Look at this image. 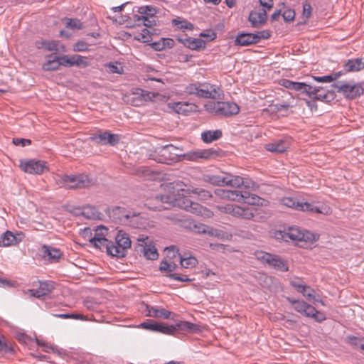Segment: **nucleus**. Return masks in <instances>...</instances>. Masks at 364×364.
<instances>
[{"label":"nucleus","instance_id":"f257e3e1","mask_svg":"<svg viewBox=\"0 0 364 364\" xmlns=\"http://www.w3.org/2000/svg\"><path fill=\"white\" fill-rule=\"evenodd\" d=\"M109 218L114 223L134 228L145 227V218L140 213L123 207L115 206L107 210Z\"/></svg>","mask_w":364,"mask_h":364},{"label":"nucleus","instance_id":"f03ea898","mask_svg":"<svg viewBox=\"0 0 364 364\" xmlns=\"http://www.w3.org/2000/svg\"><path fill=\"white\" fill-rule=\"evenodd\" d=\"M185 92L203 98H220L222 90L217 86L209 83H194L186 86Z\"/></svg>","mask_w":364,"mask_h":364},{"label":"nucleus","instance_id":"7ed1b4c3","mask_svg":"<svg viewBox=\"0 0 364 364\" xmlns=\"http://www.w3.org/2000/svg\"><path fill=\"white\" fill-rule=\"evenodd\" d=\"M177 186H181L177 183ZM176 191L174 207H178L194 214L202 213L203 207L199 203L193 202L188 197V195L190 196L192 193L191 189L179 187L176 189Z\"/></svg>","mask_w":364,"mask_h":364},{"label":"nucleus","instance_id":"20e7f679","mask_svg":"<svg viewBox=\"0 0 364 364\" xmlns=\"http://www.w3.org/2000/svg\"><path fill=\"white\" fill-rule=\"evenodd\" d=\"M182 155L181 149L173 144H167L156 149L153 159L159 163L171 164L178 161Z\"/></svg>","mask_w":364,"mask_h":364},{"label":"nucleus","instance_id":"39448f33","mask_svg":"<svg viewBox=\"0 0 364 364\" xmlns=\"http://www.w3.org/2000/svg\"><path fill=\"white\" fill-rule=\"evenodd\" d=\"M132 241L129 235L122 230H119L115 237V244L108 247V255L122 258L127 255V250L131 247Z\"/></svg>","mask_w":364,"mask_h":364},{"label":"nucleus","instance_id":"423d86ee","mask_svg":"<svg viewBox=\"0 0 364 364\" xmlns=\"http://www.w3.org/2000/svg\"><path fill=\"white\" fill-rule=\"evenodd\" d=\"M282 203L284 205L291 208L296 210L301 211H309L311 213H318L322 214H328L329 208L323 205H316L314 203H311L304 201H299L294 198L285 197L282 199Z\"/></svg>","mask_w":364,"mask_h":364},{"label":"nucleus","instance_id":"0eeeda50","mask_svg":"<svg viewBox=\"0 0 364 364\" xmlns=\"http://www.w3.org/2000/svg\"><path fill=\"white\" fill-rule=\"evenodd\" d=\"M61 181L68 189L85 188L95 184L94 180L85 174L65 175L61 178Z\"/></svg>","mask_w":364,"mask_h":364},{"label":"nucleus","instance_id":"6e6552de","mask_svg":"<svg viewBox=\"0 0 364 364\" xmlns=\"http://www.w3.org/2000/svg\"><path fill=\"white\" fill-rule=\"evenodd\" d=\"M310 233H306L301 231L299 228L289 227L284 230H276L274 232V237L277 240H282L284 242L290 241H306L309 240V235Z\"/></svg>","mask_w":364,"mask_h":364},{"label":"nucleus","instance_id":"1a4fd4ad","mask_svg":"<svg viewBox=\"0 0 364 364\" xmlns=\"http://www.w3.org/2000/svg\"><path fill=\"white\" fill-rule=\"evenodd\" d=\"M207 110L218 115L231 116L239 113V106L232 102H210L205 105Z\"/></svg>","mask_w":364,"mask_h":364},{"label":"nucleus","instance_id":"9d476101","mask_svg":"<svg viewBox=\"0 0 364 364\" xmlns=\"http://www.w3.org/2000/svg\"><path fill=\"white\" fill-rule=\"evenodd\" d=\"M339 93L348 100H354L360 97L364 92V88L361 83L350 85L345 82H337L331 85Z\"/></svg>","mask_w":364,"mask_h":364},{"label":"nucleus","instance_id":"9b49d317","mask_svg":"<svg viewBox=\"0 0 364 364\" xmlns=\"http://www.w3.org/2000/svg\"><path fill=\"white\" fill-rule=\"evenodd\" d=\"M134 250L138 255H143L148 259L155 260L159 257L157 250L153 245L152 240L147 236L140 237L137 239Z\"/></svg>","mask_w":364,"mask_h":364},{"label":"nucleus","instance_id":"f8f14e48","mask_svg":"<svg viewBox=\"0 0 364 364\" xmlns=\"http://www.w3.org/2000/svg\"><path fill=\"white\" fill-rule=\"evenodd\" d=\"M139 326L146 330L153 332H159L166 335H173L176 332V327L159 323L151 319H148L141 323Z\"/></svg>","mask_w":364,"mask_h":364},{"label":"nucleus","instance_id":"ddd939ff","mask_svg":"<svg viewBox=\"0 0 364 364\" xmlns=\"http://www.w3.org/2000/svg\"><path fill=\"white\" fill-rule=\"evenodd\" d=\"M46 163L43 161L34 159L21 161L20 166L26 173L30 174H41L47 170Z\"/></svg>","mask_w":364,"mask_h":364},{"label":"nucleus","instance_id":"4468645a","mask_svg":"<svg viewBox=\"0 0 364 364\" xmlns=\"http://www.w3.org/2000/svg\"><path fill=\"white\" fill-rule=\"evenodd\" d=\"M90 139L97 144H109L111 146L116 145L119 141L117 134H112L107 131L100 132L98 134H92Z\"/></svg>","mask_w":364,"mask_h":364},{"label":"nucleus","instance_id":"2eb2a0df","mask_svg":"<svg viewBox=\"0 0 364 364\" xmlns=\"http://www.w3.org/2000/svg\"><path fill=\"white\" fill-rule=\"evenodd\" d=\"M38 287L36 289H28L25 291L26 294L28 293L30 297L41 298L54 289V284L51 282H41L38 281Z\"/></svg>","mask_w":364,"mask_h":364},{"label":"nucleus","instance_id":"dca6fc26","mask_svg":"<svg viewBox=\"0 0 364 364\" xmlns=\"http://www.w3.org/2000/svg\"><path fill=\"white\" fill-rule=\"evenodd\" d=\"M219 151L213 149H199L189 152L186 154V158L191 161H196L198 159H215L219 156Z\"/></svg>","mask_w":364,"mask_h":364},{"label":"nucleus","instance_id":"f3484780","mask_svg":"<svg viewBox=\"0 0 364 364\" xmlns=\"http://www.w3.org/2000/svg\"><path fill=\"white\" fill-rule=\"evenodd\" d=\"M226 213L237 218L246 220H251L254 218L255 214L249 208H241L237 205H228L225 207Z\"/></svg>","mask_w":364,"mask_h":364},{"label":"nucleus","instance_id":"a211bd4d","mask_svg":"<svg viewBox=\"0 0 364 364\" xmlns=\"http://www.w3.org/2000/svg\"><path fill=\"white\" fill-rule=\"evenodd\" d=\"M287 301L292 305L295 311L308 317L312 316L311 311L313 310V306L309 304L303 300H296L293 298L288 297Z\"/></svg>","mask_w":364,"mask_h":364},{"label":"nucleus","instance_id":"6ab92c4d","mask_svg":"<svg viewBox=\"0 0 364 364\" xmlns=\"http://www.w3.org/2000/svg\"><path fill=\"white\" fill-rule=\"evenodd\" d=\"M146 316L154 318H172V312L158 306L146 305Z\"/></svg>","mask_w":364,"mask_h":364},{"label":"nucleus","instance_id":"aec40b11","mask_svg":"<svg viewBox=\"0 0 364 364\" xmlns=\"http://www.w3.org/2000/svg\"><path fill=\"white\" fill-rule=\"evenodd\" d=\"M235 43V45L247 46L258 43V37L254 33H242L237 36Z\"/></svg>","mask_w":364,"mask_h":364},{"label":"nucleus","instance_id":"412c9836","mask_svg":"<svg viewBox=\"0 0 364 364\" xmlns=\"http://www.w3.org/2000/svg\"><path fill=\"white\" fill-rule=\"evenodd\" d=\"M267 11L264 9L261 12L252 11L249 15L248 20L252 27H259L267 21Z\"/></svg>","mask_w":364,"mask_h":364},{"label":"nucleus","instance_id":"4be33fe9","mask_svg":"<svg viewBox=\"0 0 364 364\" xmlns=\"http://www.w3.org/2000/svg\"><path fill=\"white\" fill-rule=\"evenodd\" d=\"M289 144L285 139H279L265 145V149L273 153H283L289 148Z\"/></svg>","mask_w":364,"mask_h":364},{"label":"nucleus","instance_id":"5701e85b","mask_svg":"<svg viewBox=\"0 0 364 364\" xmlns=\"http://www.w3.org/2000/svg\"><path fill=\"white\" fill-rule=\"evenodd\" d=\"M172 326L176 327V331L179 330L192 333L201 331V328L198 324L193 323L186 321H181L177 322L175 325Z\"/></svg>","mask_w":364,"mask_h":364},{"label":"nucleus","instance_id":"b1692460","mask_svg":"<svg viewBox=\"0 0 364 364\" xmlns=\"http://www.w3.org/2000/svg\"><path fill=\"white\" fill-rule=\"evenodd\" d=\"M343 67L348 73L362 70L364 69V58L349 59Z\"/></svg>","mask_w":364,"mask_h":364},{"label":"nucleus","instance_id":"393cba45","mask_svg":"<svg viewBox=\"0 0 364 364\" xmlns=\"http://www.w3.org/2000/svg\"><path fill=\"white\" fill-rule=\"evenodd\" d=\"M267 264L276 270L282 272H287L289 269L287 262L281 257L276 255H271Z\"/></svg>","mask_w":364,"mask_h":364},{"label":"nucleus","instance_id":"a878e982","mask_svg":"<svg viewBox=\"0 0 364 364\" xmlns=\"http://www.w3.org/2000/svg\"><path fill=\"white\" fill-rule=\"evenodd\" d=\"M205 181L212 185L224 186L226 184L227 173L221 174H208L205 176Z\"/></svg>","mask_w":364,"mask_h":364},{"label":"nucleus","instance_id":"bb28decb","mask_svg":"<svg viewBox=\"0 0 364 364\" xmlns=\"http://www.w3.org/2000/svg\"><path fill=\"white\" fill-rule=\"evenodd\" d=\"M42 253L44 258H48L51 262L57 261L61 256L60 250L48 245L42 247Z\"/></svg>","mask_w":364,"mask_h":364},{"label":"nucleus","instance_id":"cd10ccee","mask_svg":"<svg viewBox=\"0 0 364 364\" xmlns=\"http://www.w3.org/2000/svg\"><path fill=\"white\" fill-rule=\"evenodd\" d=\"M176 195V193H175V191L171 194L157 195L156 196V200L164 204V209H169L171 207H174Z\"/></svg>","mask_w":364,"mask_h":364},{"label":"nucleus","instance_id":"c85d7f7f","mask_svg":"<svg viewBox=\"0 0 364 364\" xmlns=\"http://www.w3.org/2000/svg\"><path fill=\"white\" fill-rule=\"evenodd\" d=\"M20 240L11 232L6 231L0 237V247H9L18 244Z\"/></svg>","mask_w":364,"mask_h":364},{"label":"nucleus","instance_id":"c756f323","mask_svg":"<svg viewBox=\"0 0 364 364\" xmlns=\"http://www.w3.org/2000/svg\"><path fill=\"white\" fill-rule=\"evenodd\" d=\"M222 136L223 133L220 129L208 130L201 134V139L205 143H211L220 139Z\"/></svg>","mask_w":364,"mask_h":364},{"label":"nucleus","instance_id":"7c9ffc66","mask_svg":"<svg viewBox=\"0 0 364 364\" xmlns=\"http://www.w3.org/2000/svg\"><path fill=\"white\" fill-rule=\"evenodd\" d=\"M81 214L87 219H101L102 214L95 207L87 205L82 208Z\"/></svg>","mask_w":364,"mask_h":364},{"label":"nucleus","instance_id":"2f4dec72","mask_svg":"<svg viewBox=\"0 0 364 364\" xmlns=\"http://www.w3.org/2000/svg\"><path fill=\"white\" fill-rule=\"evenodd\" d=\"M226 184L227 186H231L232 188H240L242 186V184H245V178L240 177L239 176L232 175L229 173H227Z\"/></svg>","mask_w":364,"mask_h":364},{"label":"nucleus","instance_id":"473e14b6","mask_svg":"<svg viewBox=\"0 0 364 364\" xmlns=\"http://www.w3.org/2000/svg\"><path fill=\"white\" fill-rule=\"evenodd\" d=\"M90 242L96 248L101 249L105 247L106 249V252L108 254V247L112 245V242L109 241L106 237H92L90 239Z\"/></svg>","mask_w":364,"mask_h":364},{"label":"nucleus","instance_id":"72a5a7b5","mask_svg":"<svg viewBox=\"0 0 364 364\" xmlns=\"http://www.w3.org/2000/svg\"><path fill=\"white\" fill-rule=\"evenodd\" d=\"M336 97V94L333 90H324L321 92L316 93L314 100H317L323 102H330Z\"/></svg>","mask_w":364,"mask_h":364},{"label":"nucleus","instance_id":"f704fd0d","mask_svg":"<svg viewBox=\"0 0 364 364\" xmlns=\"http://www.w3.org/2000/svg\"><path fill=\"white\" fill-rule=\"evenodd\" d=\"M174 46V41L171 38H162L161 41L154 42L151 44L152 48L155 50H162L166 48H171Z\"/></svg>","mask_w":364,"mask_h":364},{"label":"nucleus","instance_id":"c9c22d12","mask_svg":"<svg viewBox=\"0 0 364 364\" xmlns=\"http://www.w3.org/2000/svg\"><path fill=\"white\" fill-rule=\"evenodd\" d=\"M191 191L193 194L197 195L198 198L200 200L205 201L213 197V194L210 191L200 187L193 188L191 189Z\"/></svg>","mask_w":364,"mask_h":364},{"label":"nucleus","instance_id":"e433bc0d","mask_svg":"<svg viewBox=\"0 0 364 364\" xmlns=\"http://www.w3.org/2000/svg\"><path fill=\"white\" fill-rule=\"evenodd\" d=\"M187 48L193 50H200L202 48H205V42L200 38H189L188 41H186Z\"/></svg>","mask_w":364,"mask_h":364},{"label":"nucleus","instance_id":"4c0bfd02","mask_svg":"<svg viewBox=\"0 0 364 364\" xmlns=\"http://www.w3.org/2000/svg\"><path fill=\"white\" fill-rule=\"evenodd\" d=\"M37 47L48 51H58V42L54 41H41L37 42Z\"/></svg>","mask_w":364,"mask_h":364},{"label":"nucleus","instance_id":"58836bf2","mask_svg":"<svg viewBox=\"0 0 364 364\" xmlns=\"http://www.w3.org/2000/svg\"><path fill=\"white\" fill-rule=\"evenodd\" d=\"M243 195L244 197L242 202L250 205H259L260 204V200H262V198L258 196L253 193H250V192L247 191L243 192Z\"/></svg>","mask_w":364,"mask_h":364},{"label":"nucleus","instance_id":"ea45409f","mask_svg":"<svg viewBox=\"0 0 364 364\" xmlns=\"http://www.w3.org/2000/svg\"><path fill=\"white\" fill-rule=\"evenodd\" d=\"M64 21L65 22L66 27L71 29L81 30L84 28L83 23L77 18H65Z\"/></svg>","mask_w":364,"mask_h":364},{"label":"nucleus","instance_id":"a19ab883","mask_svg":"<svg viewBox=\"0 0 364 364\" xmlns=\"http://www.w3.org/2000/svg\"><path fill=\"white\" fill-rule=\"evenodd\" d=\"M59 62L57 56L52 60H48L43 64L42 68L46 71H53L59 68Z\"/></svg>","mask_w":364,"mask_h":364},{"label":"nucleus","instance_id":"79ce46f5","mask_svg":"<svg viewBox=\"0 0 364 364\" xmlns=\"http://www.w3.org/2000/svg\"><path fill=\"white\" fill-rule=\"evenodd\" d=\"M138 12L140 14L144 15L148 17H153L156 14L157 11L155 7L152 6H144L138 9Z\"/></svg>","mask_w":364,"mask_h":364},{"label":"nucleus","instance_id":"37998d69","mask_svg":"<svg viewBox=\"0 0 364 364\" xmlns=\"http://www.w3.org/2000/svg\"><path fill=\"white\" fill-rule=\"evenodd\" d=\"M13 351L14 348L11 343L6 340L4 336H0V352L8 353Z\"/></svg>","mask_w":364,"mask_h":364},{"label":"nucleus","instance_id":"c03bdc74","mask_svg":"<svg viewBox=\"0 0 364 364\" xmlns=\"http://www.w3.org/2000/svg\"><path fill=\"white\" fill-rule=\"evenodd\" d=\"M243 197H244L243 193H242L239 191L228 190L227 200H232V201H237V202H242Z\"/></svg>","mask_w":364,"mask_h":364},{"label":"nucleus","instance_id":"a18cd8bd","mask_svg":"<svg viewBox=\"0 0 364 364\" xmlns=\"http://www.w3.org/2000/svg\"><path fill=\"white\" fill-rule=\"evenodd\" d=\"M181 265L183 268L194 267L198 264V260L194 257L181 259Z\"/></svg>","mask_w":364,"mask_h":364},{"label":"nucleus","instance_id":"49530a36","mask_svg":"<svg viewBox=\"0 0 364 364\" xmlns=\"http://www.w3.org/2000/svg\"><path fill=\"white\" fill-rule=\"evenodd\" d=\"M271 255L272 254L264 251H257L255 252L256 259L264 264H267L268 262H269Z\"/></svg>","mask_w":364,"mask_h":364},{"label":"nucleus","instance_id":"de8ad7c7","mask_svg":"<svg viewBox=\"0 0 364 364\" xmlns=\"http://www.w3.org/2000/svg\"><path fill=\"white\" fill-rule=\"evenodd\" d=\"M348 342L357 348H359L362 350H364V339L360 338L355 336H348L347 337Z\"/></svg>","mask_w":364,"mask_h":364},{"label":"nucleus","instance_id":"09e8293b","mask_svg":"<svg viewBox=\"0 0 364 364\" xmlns=\"http://www.w3.org/2000/svg\"><path fill=\"white\" fill-rule=\"evenodd\" d=\"M189 106H190V105L188 103L179 102L176 103L174 109H175L176 112H178V114H186L187 112H189V110L188 109V107Z\"/></svg>","mask_w":364,"mask_h":364},{"label":"nucleus","instance_id":"8fccbe9b","mask_svg":"<svg viewBox=\"0 0 364 364\" xmlns=\"http://www.w3.org/2000/svg\"><path fill=\"white\" fill-rule=\"evenodd\" d=\"M304 87L305 88L303 89L302 93L306 94L309 98L314 100V96L316 95V91H318V90H316L314 86L306 82Z\"/></svg>","mask_w":364,"mask_h":364},{"label":"nucleus","instance_id":"3c124183","mask_svg":"<svg viewBox=\"0 0 364 364\" xmlns=\"http://www.w3.org/2000/svg\"><path fill=\"white\" fill-rule=\"evenodd\" d=\"M176 264H169L166 260L161 261L159 266V270L161 272H172L176 269Z\"/></svg>","mask_w":364,"mask_h":364},{"label":"nucleus","instance_id":"603ef678","mask_svg":"<svg viewBox=\"0 0 364 364\" xmlns=\"http://www.w3.org/2000/svg\"><path fill=\"white\" fill-rule=\"evenodd\" d=\"M137 39L144 43H148L151 40L150 31L147 28L142 29L141 32L138 34Z\"/></svg>","mask_w":364,"mask_h":364},{"label":"nucleus","instance_id":"864d4df0","mask_svg":"<svg viewBox=\"0 0 364 364\" xmlns=\"http://www.w3.org/2000/svg\"><path fill=\"white\" fill-rule=\"evenodd\" d=\"M89 45L83 41H78L73 45V50L75 52H82L89 50Z\"/></svg>","mask_w":364,"mask_h":364},{"label":"nucleus","instance_id":"5fc2aeb1","mask_svg":"<svg viewBox=\"0 0 364 364\" xmlns=\"http://www.w3.org/2000/svg\"><path fill=\"white\" fill-rule=\"evenodd\" d=\"M311 314H312L313 315L309 316L308 317L312 318L316 321L319 322V323L323 321L326 318L325 315L322 312L317 311L314 306H313V310L311 311Z\"/></svg>","mask_w":364,"mask_h":364},{"label":"nucleus","instance_id":"6e6d98bb","mask_svg":"<svg viewBox=\"0 0 364 364\" xmlns=\"http://www.w3.org/2000/svg\"><path fill=\"white\" fill-rule=\"evenodd\" d=\"M53 316L60 318H74V319H81L84 320L85 316L82 314H53Z\"/></svg>","mask_w":364,"mask_h":364},{"label":"nucleus","instance_id":"4d7b16f0","mask_svg":"<svg viewBox=\"0 0 364 364\" xmlns=\"http://www.w3.org/2000/svg\"><path fill=\"white\" fill-rule=\"evenodd\" d=\"M166 277L171 279H174V280H177V281H180V282H190L192 280V279H189L186 275H179V274H174V273H170V274H167Z\"/></svg>","mask_w":364,"mask_h":364},{"label":"nucleus","instance_id":"13d9d810","mask_svg":"<svg viewBox=\"0 0 364 364\" xmlns=\"http://www.w3.org/2000/svg\"><path fill=\"white\" fill-rule=\"evenodd\" d=\"M284 20L287 22L292 21L295 17V12L293 9H287L282 14Z\"/></svg>","mask_w":364,"mask_h":364},{"label":"nucleus","instance_id":"bf43d9fd","mask_svg":"<svg viewBox=\"0 0 364 364\" xmlns=\"http://www.w3.org/2000/svg\"><path fill=\"white\" fill-rule=\"evenodd\" d=\"M173 23L174 25L180 24L179 27L181 28L188 29V30H192L193 28V25L191 23L188 22V21H181L177 19H173Z\"/></svg>","mask_w":364,"mask_h":364},{"label":"nucleus","instance_id":"052dcab7","mask_svg":"<svg viewBox=\"0 0 364 364\" xmlns=\"http://www.w3.org/2000/svg\"><path fill=\"white\" fill-rule=\"evenodd\" d=\"M13 143L16 146H26L31 144V141L27 139L23 138H14L13 139Z\"/></svg>","mask_w":364,"mask_h":364},{"label":"nucleus","instance_id":"680f3d73","mask_svg":"<svg viewBox=\"0 0 364 364\" xmlns=\"http://www.w3.org/2000/svg\"><path fill=\"white\" fill-rule=\"evenodd\" d=\"M107 230V228L105 227L100 226L96 229L95 234L93 237H105Z\"/></svg>","mask_w":364,"mask_h":364},{"label":"nucleus","instance_id":"e2e57ef3","mask_svg":"<svg viewBox=\"0 0 364 364\" xmlns=\"http://www.w3.org/2000/svg\"><path fill=\"white\" fill-rule=\"evenodd\" d=\"M57 58H58L60 66L63 65V66H65V67H71L70 64H72V63L70 61H69L68 55L57 56Z\"/></svg>","mask_w":364,"mask_h":364},{"label":"nucleus","instance_id":"0e129e2a","mask_svg":"<svg viewBox=\"0 0 364 364\" xmlns=\"http://www.w3.org/2000/svg\"><path fill=\"white\" fill-rule=\"evenodd\" d=\"M312 292H314V290L306 285V287H304V291H300V293H301L303 296H305L309 301H311V299L313 298Z\"/></svg>","mask_w":364,"mask_h":364},{"label":"nucleus","instance_id":"69168bd1","mask_svg":"<svg viewBox=\"0 0 364 364\" xmlns=\"http://www.w3.org/2000/svg\"><path fill=\"white\" fill-rule=\"evenodd\" d=\"M255 34L258 37V42L261 39H268L271 36L270 31L269 30H263Z\"/></svg>","mask_w":364,"mask_h":364},{"label":"nucleus","instance_id":"338daca9","mask_svg":"<svg viewBox=\"0 0 364 364\" xmlns=\"http://www.w3.org/2000/svg\"><path fill=\"white\" fill-rule=\"evenodd\" d=\"M303 15L306 18H309L311 15V6L309 3L303 5Z\"/></svg>","mask_w":364,"mask_h":364},{"label":"nucleus","instance_id":"774afa93","mask_svg":"<svg viewBox=\"0 0 364 364\" xmlns=\"http://www.w3.org/2000/svg\"><path fill=\"white\" fill-rule=\"evenodd\" d=\"M77 59L75 60L76 66L85 68L88 65V63L84 60V58L80 55H77Z\"/></svg>","mask_w":364,"mask_h":364}]
</instances>
